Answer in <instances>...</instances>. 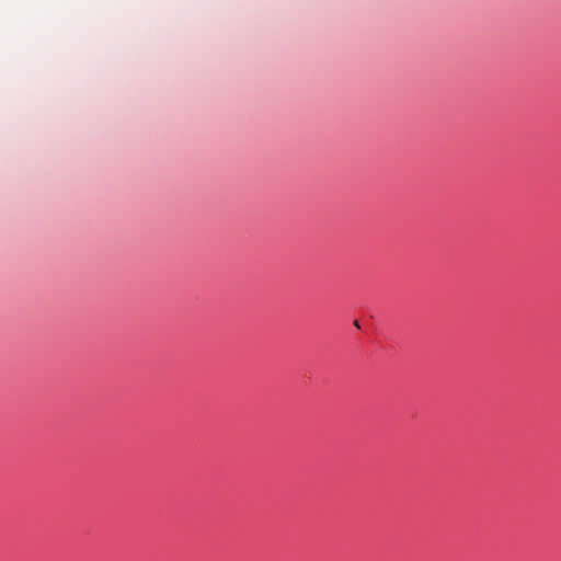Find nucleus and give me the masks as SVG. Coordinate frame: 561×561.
Wrapping results in <instances>:
<instances>
[{
	"mask_svg": "<svg viewBox=\"0 0 561 561\" xmlns=\"http://www.w3.org/2000/svg\"><path fill=\"white\" fill-rule=\"evenodd\" d=\"M355 325H356L357 328H360V325H359L358 321H355Z\"/></svg>",
	"mask_w": 561,
	"mask_h": 561,
	"instance_id": "nucleus-1",
	"label": "nucleus"
}]
</instances>
